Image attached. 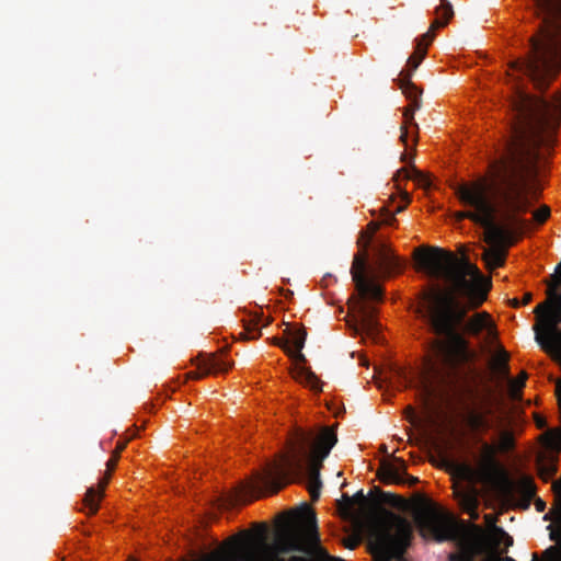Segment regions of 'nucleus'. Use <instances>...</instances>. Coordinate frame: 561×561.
<instances>
[{"label":"nucleus","instance_id":"obj_1","mask_svg":"<svg viewBox=\"0 0 561 561\" xmlns=\"http://www.w3.org/2000/svg\"><path fill=\"white\" fill-rule=\"evenodd\" d=\"M511 106V135L503 142L499 157L490 162L489 176L454 186L456 197L467 208L457 211L455 219H469L484 231L489 229V239L504 234V230L496 226L506 214L500 192L517 201L529 195V179L536 173L542 131L561 119V91L547 100L531 95L516 84Z\"/></svg>","mask_w":561,"mask_h":561},{"label":"nucleus","instance_id":"obj_2","mask_svg":"<svg viewBox=\"0 0 561 561\" xmlns=\"http://www.w3.org/2000/svg\"><path fill=\"white\" fill-rule=\"evenodd\" d=\"M414 259L421 268L450 285L449 289L432 287L422 294V302L431 331L437 336L432 342L436 360H428L426 370L431 383L448 385L458 375L460 366L473 358L468 335H479L490 327V314L467 312L486 299L489 285L483 275L467 257L437 247L419 248Z\"/></svg>","mask_w":561,"mask_h":561},{"label":"nucleus","instance_id":"obj_3","mask_svg":"<svg viewBox=\"0 0 561 561\" xmlns=\"http://www.w3.org/2000/svg\"><path fill=\"white\" fill-rule=\"evenodd\" d=\"M337 443L333 427H324L318 434L296 428L289 439V454H283L279 461L268 462L262 471L254 473L252 480L242 482L229 495L228 504L238 505L263 494H275L290 476H300L308 469V491L312 502L319 500L322 482L320 469L322 461L329 456Z\"/></svg>","mask_w":561,"mask_h":561},{"label":"nucleus","instance_id":"obj_4","mask_svg":"<svg viewBox=\"0 0 561 561\" xmlns=\"http://www.w3.org/2000/svg\"><path fill=\"white\" fill-rule=\"evenodd\" d=\"M531 11L538 25L528 39L529 51L510 62L507 76L522 73L545 91L561 71V0H533Z\"/></svg>","mask_w":561,"mask_h":561},{"label":"nucleus","instance_id":"obj_5","mask_svg":"<svg viewBox=\"0 0 561 561\" xmlns=\"http://www.w3.org/2000/svg\"><path fill=\"white\" fill-rule=\"evenodd\" d=\"M414 522L424 539L437 542L455 541L458 552L448 556V561H474L484 546L476 542L455 520L454 516L436 504L423 505L414 515Z\"/></svg>","mask_w":561,"mask_h":561},{"label":"nucleus","instance_id":"obj_6","mask_svg":"<svg viewBox=\"0 0 561 561\" xmlns=\"http://www.w3.org/2000/svg\"><path fill=\"white\" fill-rule=\"evenodd\" d=\"M500 193L502 202L506 205V214L496 221V226L504 230V234L489 239V229H486L483 237V241L490 248L483 249L482 259L485 263V268L490 271L504 265L507 249L515 243L516 234L528 226V221L523 217V214H526L531 206L529 195L523 201H517L505 192Z\"/></svg>","mask_w":561,"mask_h":561},{"label":"nucleus","instance_id":"obj_7","mask_svg":"<svg viewBox=\"0 0 561 561\" xmlns=\"http://www.w3.org/2000/svg\"><path fill=\"white\" fill-rule=\"evenodd\" d=\"M377 507L380 516L370 540L374 561H403L413 540L412 524L397 513Z\"/></svg>","mask_w":561,"mask_h":561},{"label":"nucleus","instance_id":"obj_8","mask_svg":"<svg viewBox=\"0 0 561 561\" xmlns=\"http://www.w3.org/2000/svg\"><path fill=\"white\" fill-rule=\"evenodd\" d=\"M411 71H400L397 79L399 88L410 101L409 106H407L403 111L404 122L400 127V141L405 146L407 149L409 148L408 139L410 134H412L413 145H415L417 141L419 125L414 119V113L421 107L420 96L422 94V91H420L417 87L411 81Z\"/></svg>","mask_w":561,"mask_h":561},{"label":"nucleus","instance_id":"obj_9","mask_svg":"<svg viewBox=\"0 0 561 561\" xmlns=\"http://www.w3.org/2000/svg\"><path fill=\"white\" fill-rule=\"evenodd\" d=\"M488 529L474 523L461 520L458 525L478 543L484 546L485 551L494 547L510 548L513 546V537L502 527L496 526V517L492 514L484 515Z\"/></svg>","mask_w":561,"mask_h":561},{"label":"nucleus","instance_id":"obj_10","mask_svg":"<svg viewBox=\"0 0 561 561\" xmlns=\"http://www.w3.org/2000/svg\"><path fill=\"white\" fill-rule=\"evenodd\" d=\"M496 453L497 447L495 445L484 442L481 446L477 469L466 463L458 465V469L466 477L478 476L481 480H492L502 471Z\"/></svg>","mask_w":561,"mask_h":561},{"label":"nucleus","instance_id":"obj_11","mask_svg":"<svg viewBox=\"0 0 561 561\" xmlns=\"http://www.w3.org/2000/svg\"><path fill=\"white\" fill-rule=\"evenodd\" d=\"M351 274L360 298L376 301L382 299L381 287L367 278L366 259L360 254L354 256Z\"/></svg>","mask_w":561,"mask_h":561},{"label":"nucleus","instance_id":"obj_12","mask_svg":"<svg viewBox=\"0 0 561 561\" xmlns=\"http://www.w3.org/2000/svg\"><path fill=\"white\" fill-rule=\"evenodd\" d=\"M545 519H551V524L547 528L550 531V540L556 542L545 549V558L556 561L561 558V495L554 497L553 507L545 515Z\"/></svg>","mask_w":561,"mask_h":561},{"label":"nucleus","instance_id":"obj_13","mask_svg":"<svg viewBox=\"0 0 561 561\" xmlns=\"http://www.w3.org/2000/svg\"><path fill=\"white\" fill-rule=\"evenodd\" d=\"M407 465L404 460L394 458V462L385 463L380 469V480L386 484H415L419 479L412 476H408L405 472Z\"/></svg>","mask_w":561,"mask_h":561},{"label":"nucleus","instance_id":"obj_14","mask_svg":"<svg viewBox=\"0 0 561 561\" xmlns=\"http://www.w3.org/2000/svg\"><path fill=\"white\" fill-rule=\"evenodd\" d=\"M435 38V33L428 30L415 39L414 53L407 60V68L402 71H411V76L419 68L427 54V48Z\"/></svg>","mask_w":561,"mask_h":561},{"label":"nucleus","instance_id":"obj_15","mask_svg":"<svg viewBox=\"0 0 561 561\" xmlns=\"http://www.w3.org/2000/svg\"><path fill=\"white\" fill-rule=\"evenodd\" d=\"M515 493L518 496L517 507L528 510L536 495L534 479L528 476L522 477L515 484Z\"/></svg>","mask_w":561,"mask_h":561},{"label":"nucleus","instance_id":"obj_16","mask_svg":"<svg viewBox=\"0 0 561 561\" xmlns=\"http://www.w3.org/2000/svg\"><path fill=\"white\" fill-rule=\"evenodd\" d=\"M271 323L270 319H263L262 314L251 316L243 321V331L240 333L243 340H257L262 333L261 328L267 327Z\"/></svg>","mask_w":561,"mask_h":561},{"label":"nucleus","instance_id":"obj_17","mask_svg":"<svg viewBox=\"0 0 561 561\" xmlns=\"http://www.w3.org/2000/svg\"><path fill=\"white\" fill-rule=\"evenodd\" d=\"M288 339L286 341L287 345H291L295 348V353L293 352V355L296 360L298 362H305V356L301 353V350L305 346L307 333L304 328L298 329H288L286 330Z\"/></svg>","mask_w":561,"mask_h":561},{"label":"nucleus","instance_id":"obj_18","mask_svg":"<svg viewBox=\"0 0 561 561\" xmlns=\"http://www.w3.org/2000/svg\"><path fill=\"white\" fill-rule=\"evenodd\" d=\"M231 365L232 364L229 360L225 359L221 356L220 357L211 356L205 363V371H204V374L201 375L198 373L191 371V373L187 374V376H188V378L198 379V378H201L204 375L225 373V371L229 370Z\"/></svg>","mask_w":561,"mask_h":561},{"label":"nucleus","instance_id":"obj_19","mask_svg":"<svg viewBox=\"0 0 561 561\" xmlns=\"http://www.w3.org/2000/svg\"><path fill=\"white\" fill-rule=\"evenodd\" d=\"M359 320L356 324L357 333L373 334L377 331V322L374 320L370 311L367 310V306L358 302Z\"/></svg>","mask_w":561,"mask_h":561},{"label":"nucleus","instance_id":"obj_20","mask_svg":"<svg viewBox=\"0 0 561 561\" xmlns=\"http://www.w3.org/2000/svg\"><path fill=\"white\" fill-rule=\"evenodd\" d=\"M293 378L313 391L322 390L321 381L309 368L296 367L293 371Z\"/></svg>","mask_w":561,"mask_h":561},{"label":"nucleus","instance_id":"obj_21","mask_svg":"<svg viewBox=\"0 0 561 561\" xmlns=\"http://www.w3.org/2000/svg\"><path fill=\"white\" fill-rule=\"evenodd\" d=\"M107 482L108 477L104 478V480L101 483L100 490H95L94 488H89L87 490L85 496L83 499V505L89 515H93L98 512L100 500L102 499L103 495V489L105 488Z\"/></svg>","mask_w":561,"mask_h":561},{"label":"nucleus","instance_id":"obj_22","mask_svg":"<svg viewBox=\"0 0 561 561\" xmlns=\"http://www.w3.org/2000/svg\"><path fill=\"white\" fill-rule=\"evenodd\" d=\"M436 19L432 22L430 30H435L447 25L448 21L454 16L453 5L448 0H440V5L435 10Z\"/></svg>","mask_w":561,"mask_h":561},{"label":"nucleus","instance_id":"obj_23","mask_svg":"<svg viewBox=\"0 0 561 561\" xmlns=\"http://www.w3.org/2000/svg\"><path fill=\"white\" fill-rule=\"evenodd\" d=\"M379 261L381 268L387 273L400 271L403 266L401 260L386 248L380 249Z\"/></svg>","mask_w":561,"mask_h":561},{"label":"nucleus","instance_id":"obj_24","mask_svg":"<svg viewBox=\"0 0 561 561\" xmlns=\"http://www.w3.org/2000/svg\"><path fill=\"white\" fill-rule=\"evenodd\" d=\"M336 506L342 518L346 520L359 519L362 514L356 512L353 507V499L344 493L340 500L336 501Z\"/></svg>","mask_w":561,"mask_h":561},{"label":"nucleus","instance_id":"obj_25","mask_svg":"<svg viewBox=\"0 0 561 561\" xmlns=\"http://www.w3.org/2000/svg\"><path fill=\"white\" fill-rule=\"evenodd\" d=\"M459 505L463 513H468L469 511H472L473 508H479L480 505V499L478 491L472 489L469 491H463L459 495Z\"/></svg>","mask_w":561,"mask_h":561},{"label":"nucleus","instance_id":"obj_26","mask_svg":"<svg viewBox=\"0 0 561 561\" xmlns=\"http://www.w3.org/2000/svg\"><path fill=\"white\" fill-rule=\"evenodd\" d=\"M527 378V373L522 371L516 379H510L508 393L513 401L522 400V390L525 387Z\"/></svg>","mask_w":561,"mask_h":561},{"label":"nucleus","instance_id":"obj_27","mask_svg":"<svg viewBox=\"0 0 561 561\" xmlns=\"http://www.w3.org/2000/svg\"><path fill=\"white\" fill-rule=\"evenodd\" d=\"M469 425L473 431H486L491 427L488 419L479 413H473L469 416Z\"/></svg>","mask_w":561,"mask_h":561},{"label":"nucleus","instance_id":"obj_28","mask_svg":"<svg viewBox=\"0 0 561 561\" xmlns=\"http://www.w3.org/2000/svg\"><path fill=\"white\" fill-rule=\"evenodd\" d=\"M515 446L514 435L511 431H504L500 435L499 449L501 451H510Z\"/></svg>","mask_w":561,"mask_h":561},{"label":"nucleus","instance_id":"obj_29","mask_svg":"<svg viewBox=\"0 0 561 561\" xmlns=\"http://www.w3.org/2000/svg\"><path fill=\"white\" fill-rule=\"evenodd\" d=\"M508 359H510V355L506 351L502 350L500 353H499V356L496 358V365L499 367V370L501 371V374L505 377V378H508L510 377V368H508Z\"/></svg>","mask_w":561,"mask_h":561},{"label":"nucleus","instance_id":"obj_30","mask_svg":"<svg viewBox=\"0 0 561 561\" xmlns=\"http://www.w3.org/2000/svg\"><path fill=\"white\" fill-rule=\"evenodd\" d=\"M508 548L502 549L501 547H494L490 550L481 552L479 556H484V561H502L501 554L506 552Z\"/></svg>","mask_w":561,"mask_h":561},{"label":"nucleus","instance_id":"obj_31","mask_svg":"<svg viewBox=\"0 0 561 561\" xmlns=\"http://www.w3.org/2000/svg\"><path fill=\"white\" fill-rule=\"evenodd\" d=\"M549 216L550 208L546 205L541 206L533 213L534 220L539 225L543 224L549 218Z\"/></svg>","mask_w":561,"mask_h":561},{"label":"nucleus","instance_id":"obj_32","mask_svg":"<svg viewBox=\"0 0 561 561\" xmlns=\"http://www.w3.org/2000/svg\"><path fill=\"white\" fill-rule=\"evenodd\" d=\"M382 500L393 507H401L404 504V500L401 496L390 493H382Z\"/></svg>","mask_w":561,"mask_h":561},{"label":"nucleus","instance_id":"obj_33","mask_svg":"<svg viewBox=\"0 0 561 561\" xmlns=\"http://www.w3.org/2000/svg\"><path fill=\"white\" fill-rule=\"evenodd\" d=\"M352 499H353V506H354L355 504H357V505H359V506H362V507H364V506H366V505H367V497H366V495L364 494L363 490H359L358 492H356V493L352 496Z\"/></svg>","mask_w":561,"mask_h":561},{"label":"nucleus","instance_id":"obj_34","mask_svg":"<svg viewBox=\"0 0 561 561\" xmlns=\"http://www.w3.org/2000/svg\"><path fill=\"white\" fill-rule=\"evenodd\" d=\"M381 210H382V222L385 225H391L396 220L394 214L390 213L385 207H382Z\"/></svg>","mask_w":561,"mask_h":561},{"label":"nucleus","instance_id":"obj_35","mask_svg":"<svg viewBox=\"0 0 561 561\" xmlns=\"http://www.w3.org/2000/svg\"><path fill=\"white\" fill-rule=\"evenodd\" d=\"M274 344L282 347L288 355H293V350L287 345L286 341L274 339Z\"/></svg>","mask_w":561,"mask_h":561},{"label":"nucleus","instance_id":"obj_36","mask_svg":"<svg viewBox=\"0 0 561 561\" xmlns=\"http://www.w3.org/2000/svg\"><path fill=\"white\" fill-rule=\"evenodd\" d=\"M535 423L538 428H546L547 427V421L546 419L540 414H535Z\"/></svg>","mask_w":561,"mask_h":561},{"label":"nucleus","instance_id":"obj_37","mask_svg":"<svg viewBox=\"0 0 561 561\" xmlns=\"http://www.w3.org/2000/svg\"><path fill=\"white\" fill-rule=\"evenodd\" d=\"M117 460H118V456L115 455L114 457H112L107 462H106V466L108 468V470H114V468L116 467V463H117Z\"/></svg>","mask_w":561,"mask_h":561},{"label":"nucleus","instance_id":"obj_38","mask_svg":"<svg viewBox=\"0 0 561 561\" xmlns=\"http://www.w3.org/2000/svg\"><path fill=\"white\" fill-rule=\"evenodd\" d=\"M535 506L538 512H543L546 508V503L541 499H536Z\"/></svg>","mask_w":561,"mask_h":561},{"label":"nucleus","instance_id":"obj_39","mask_svg":"<svg viewBox=\"0 0 561 561\" xmlns=\"http://www.w3.org/2000/svg\"><path fill=\"white\" fill-rule=\"evenodd\" d=\"M533 300V294L531 293H526L523 297V300H522V305L523 306H526L528 305L530 301Z\"/></svg>","mask_w":561,"mask_h":561},{"label":"nucleus","instance_id":"obj_40","mask_svg":"<svg viewBox=\"0 0 561 561\" xmlns=\"http://www.w3.org/2000/svg\"><path fill=\"white\" fill-rule=\"evenodd\" d=\"M467 514L470 516L472 520H478L480 517L478 508H473L472 511H469Z\"/></svg>","mask_w":561,"mask_h":561},{"label":"nucleus","instance_id":"obj_41","mask_svg":"<svg viewBox=\"0 0 561 561\" xmlns=\"http://www.w3.org/2000/svg\"><path fill=\"white\" fill-rule=\"evenodd\" d=\"M412 159H413V156L408 153V152H403L402 156H401V160L405 161V162H411Z\"/></svg>","mask_w":561,"mask_h":561},{"label":"nucleus","instance_id":"obj_42","mask_svg":"<svg viewBox=\"0 0 561 561\" xmlns=\"http://www.w3.org/2000/svg\"><path fill=\"white\" fill-rule=\"evenodd\" d=\"M511 306L514 308H519L522 305V300H518L517 298H514L511 300Z\"/></svg>","mask_w":561,"mask_h":561},{"label":"nucleus","instance_id":"obj_43","mask_svg":"<svg viewBox=\"0 0 561 561\" xmlns=\"http://www.w3.org/2000/svg\"><path fill=\"white\" fill-rule=\"evenodd\" d=\"M356 546H357V541L356 540L348 541L347 543H345V547L348 548V549H354Z\"/></svg>","mask_w":561,"mask_h":561},{"label":"nucleus","instance_id":"obj_44","mask_svg":"<svg viewBox=\"0 0 561 561\" xmlns=\"http://www.w3.org/2000/svg\"><path fill=\"white\" fill-rule=\"evenodd\" d=\"M403 173L405 178H410V171L405 168L401 169L400 171H398V174H401Z\"/></svg>","mask_w":561,"mask_h":561},{"label":"nucleus","instance_id":"obj_45","mask_svg":"<svg viewBox=\"0 0 561 561\" xmlns=\"http://www.w3.org/2000/svg\"><path fill=\"white\" fill-rule=\"evenodd\" d=\"M425 388H426V394L432 396V393H433L432 385H426Z\"/></svg>","mask_w":561,"mask_h":561},{"label":"nucleus","instance_id":"obj_46","mask_svg":"<svg viewBox=\"0 0 561 561\" xmlns=\"http://www.w3.org/2000/svg\"><path fill=\"white\" fill-rule=\"evenodd\" d=\"M440 453H442L443 457H444L447 461H451V460L449 459V456L447 455V451H446V450H440Z\"/></svg>","mask_w":561,"mask_h":561},{"label":"nucleus","instance_id":"obj_47","mask_svg":"<svg viewBox=\"0 0 561 561\" xmlns=\"http://www.w3.org/2000/svg\"><path fill=\"white\" fill-rule=\"evenodd\" d=\"M409 412H410V414H411V419H410V421H411V422H413V420H412V419H413V417H415L413 409H412V408H409Z\"/></svg>","mask_w":561,"mask_h":561},{"label":"nucleus","instance_id":"obj_48","mask_svg":"<svg viewBox=\"0 0 561 561\" xmlns=\"http://www.w3.org/2000/svg\"><path fill=\"white\" fill-rule=\"evenodd\" d=\"M413 173H415L416 175L421 176L420 172L415 169V167H412V170H411Z\"/></svg>","mask_w":561,"mask_h":561},{"label":"nucleus","instance_id":"obj_49","mask_svg":"<svg viewBox=\"0 0 561 561\" xmlns=\"http://www.w3.org/2000/svg\"><path fill=\"white\" fill-rule=\"evenodd\" d=\"M502 561H515V560L511 557H505L504 559H502Z\"/></svg>","mask_w":561,"mask_h":561},{"label":"nucleus","instance_id":"obj_50","mask_svg":"<svg viewBox=\"0 0 561 561\" xmlns=\"http://www.w3.org/2000/svg\"><path fill=\"white\" fill-rule=\"evenodd\" d=\"M362 239L366 238V239H370V237H368L366 233H362ZM367 242H369V240H367Z\"/></svg>","mask_w":561,"mask_h":561},{"label":"nucleus","instance_id":"obj_51","mask_svg":"<svg viewBox=\"0 0 561 561\" xmlns=\"http://www.w3.org/2000/svg\"><path fill=\"white\" fill-rule=\"evenodd\" d=\"M124 444L122 446H118V451L116 453V455L118 456V453L124 448Z\"/></svg>","mask_w":561,"mask_h":561}]
</instances>
